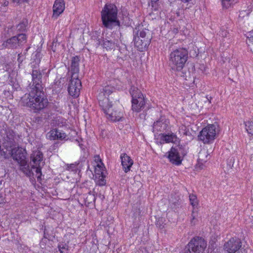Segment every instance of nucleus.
<instances>
[{
    "label": "nucleus",
    "mask_w": 253,
    "mask_h": 253,
    "mask_svg": "<svg viewBox=\"0 0 253 253\" xmlns=\"http://www.w3.org/2000/svg\"><path fill=\"white\" fill-rule=\"evenodd\" d=\"M32 83L29 84V88L42 90V78L41 71L39 70H33L32 72Z\"/></svg>",
    "instance_id": "nucleus-15"
},
{
    "label": "nucleus",
    "mask_w": 253,
    "mask_h": 253,
    "mask_svg": "<svg viewBox=\"0 0 253 253\" xmlns=\"http://www.w3.org/2000/svg\"><path fill=\"white\" fill-rule=\"evenodd\" d=\"M158 0H151L152 1H153V2H156L157 1H158Z\"/></svg>",
    "instance_id": "nucleus-46"
},
{
    "label": "nucleus",
    "mask_w": 253,
    "mask_h": 253,
    "mask_svg": "<svg viewBox=\"0 0 253 253\" xmlns=\"http://www.w3.org/2000/svg\"><path fill=\"white\" fill-rule=\"evenodd\" d=\"M103 45L107 49H111L115 48L117 46V43L115 42L106 40L104 41Z\"/></svg>",
    "instance_id": "nucleus-23"
},
{
    "label": "nucleus",
    "mask_w": 253,
    "mask_h": 253,
    "mask_svg": "<svg viewBox=\"0 0 253 253\" xmlns=\"http://www.w3.org/2000/svg\"><path fill=\"white\" fill-rule=\"evenodd\" d=\"M20 166V169L27 176H30L32 174L31 170L29 169L28 166L27 164V162L25 161V164L22 165L19 164Z\"/></svg>",
    "instance_id": "nucleus-24"
},
{
    "label": "nucleus",
    "mask_w": 253,
    "mask_h": 253,
    "mask_svg": "<svg viewBox=\"0 0 253 253\" xmlns=\"http://www.w3.org/2000/svg\"><path fill=\"white\" fill-rule=\"evenodd\" d=\"M42 154L39 150L34 151L31 156V165L33 169H36L38 178L41 175V169L43 165Z\"/></svg>",
    "instance_id": "nucleus-9"
},
{
    "label": "nucleus",
    "mask_w": 253,
    "mask_h": 253,
    "mask_svg": "<svg viewBox=\"0 0 253 253\" xmlns=\"http://www.w3.org/2000/svg\"><path fill=\"white\" fill-rule=\"evenodd\" d=\"M159 123H160V122H157L155 123V126H157V125H158Z\"/></svg>",
    "instance_id": "nucleus-45"
},
{
    "label": "nucleus",
    "mask_w": 253,
    "mask_h": 253,
    "mask_svg": "<svg viewBox=\"0 0 253 253\" xmlns=\"http://www.w3.org/2000/svg\"><path fill=\"white\" fill-rule=\"evenodd\" d=\"M21 102L35 113L43 109L48 104V100L43 97L42 90L33 89H30L29 92L21 98Z\"/></svg>",
    "instance_id": "nucleus-1"
},
{
    "label": "nucleus",
    "mask_w": 253,
    "mask_h": 253,
    "mask_svg": "<svg viewBox=\"0 0 253 253\" xmlns=\"http://www.w3.org/2000/svg\"><path fill=\"white\" fill-rule=\"evenodd\" d=\"M98 180H97V182L98 185L103 186L105 184V180L103 174L102 175H98Z\"/></svg>",
    "instance_id": "nucleus-33"
},
{
    "label": "nucleus",
    "mask_w": 253,
    "mask_h": 253,
    "mask_svg": "<svg viewBox=\"0 0 253 253\" xmlns=\"http://www.w3.org/2000/svg\"><path fill=\"white\" fill-rule=\"evenodd\" d=\"M86 200H88V203L94 202L95 200V196L90 193H89L88 195L86 197Z\"/></svg>",
    "instance_id": "nucleus-35"
},
{
    "label": "nucleus",
    "mask_w": 253,
    "mask_h": 253,
    "mask_svg": "<svg viewBox=\"0 0 253 253\" xmlns=\"http://www.w3.org/2000/svg\"><path fill=\"white\" fill-rule=\"evenodd\" d=\"M207 245L204 239L196 237L190 241L186 247L184 253H203Z\"/></svg>",
    "instance_id": "nucleus-7"
},
{
    "label": "nucleus",
    "mask_w": 253,
    "mask_h": 253,
    "mask_svg": "<svg viewBox=\"0 0 253 253\" xmlns=\"http://www.w3.org/2000/svg\"><path fill=\"white\" fill-rule=\"evenodd\" d=\"M114 90V88L111 86L107 85L103 89V91H101L98 96V99H99V96L101 94H103V98H107L106 96H109V95L113 92ZM110 100V98L107 97ZM109 103L110 102L109 101Z\"/></svg>",
    "instance_id": "nucleus-22"
},
{
    "label": "nucleus",
    "mask_w": 253,
    "mask_h": 253,
    "mask_svg": "<svg viewBox=\"0 0 253 253\" xmlns=\"http://www.w3.org/2000/svg\"><path fill=\"white\" fill-rule=\"evenodd\" d=\"M159 138L161 143H176L178 141V138L176 135L173 133L165 134L161 133L159 135Z\"/></svg>",
    "instance_id": "nucleus-20"
},
{
    "label": "nucleus",
    "mask_w": 253,
    "mask_h": 253,
    "mask_svg": "<svg viewBox=\"0 0 253 253\" xmlns=\"http://www.w3.org/2000/svg\"><path fill=\"white\" fill-rule=\"evenodd\" d=\"M65 9L64 0H56L53 6V17L57 18Z\"/></svg>",
    "instance_id": "nucleus-18"
},
{
    "label": "nucleus",
    "mask_w": 253,
    "mask_h": 253,
    "mask_svg": "<svg viewBox=\"0 0 253 253\" xmlns=\"http://www.w3.org/2000/svg\"><path fill=\"white\" fill-rule=\"evenodd\" d=\"M81 87V82L79 79V77H77L76 74L74 76H71V79L68 86L69 94L75 98L78 97Z\"/></svg>",
    "instance_id": "nucleus-13"
},
{
    "label": "nucleus",
    "mask_w": 253,
    "mask_h": 253,
    "mask_svg": "<svg viewBox=\"0 0 253 253\" xmlns=\"http://www.w3.org/2000/svg\"><path fill=\"white\" fill-rule=\"evenodd\" d=\"M79 59L78 57H74L72 58L71 62V69L72 76L76 75L78 77V73L79 71Z\"/></svg>",
    "instance_id": "nucleus-21"
},
{
    "label": "nucleus",
    "mask_w": 253,
    "mask_h": 253,
    "mask_svg": "<svg viewBox=\"0 0 253 253\" xmlns=\"http://www.w3.org/2000/svg\"><path fill=\"white\" fill-rule=\"evenodd\" d=\"M217 131V124L208 125L201 131L199 138L205 143H209L215 139Z\"/></svg>",
    "instance_id": "nucleus-8"
},
{
    "label": "nucleus",
    "mask_w": 253,
    "mask_h": 253,
    "mask_svg": "<svg viewBox=\"0 0 253 253\" xmlns=\"http://www.w3.org/2000/svg\"><path fill=\"white\" fill-rule=\"evenodd\" d=\"M212 151L211 147H204L199 153L198 162L203 164L207 162L210 159V155Z\"/></svg>",
    "instance_id": "nucleus-16"
},
{
    "label": "nucleus",
    "mask_w": 253,
    "mask_h": 253,
    "mask_svg": "<svg viewBox=\"0 0 253 253\" xmlns=\"http://www.w3.org/2000/svg\"><path fill=\"white\" fill-rule=\"evenodd\" d=\"M183 3H187L188 4H190V6H191V4L193 5L194 4L193 1L194 0H180Z\"/></svg>",
    "instance_id": "nucleus-41"
},
{
    "label": "nucleus",
    "mask_w": 253,
    "mask_h": 253,
    "mask_svg": "<svg viewBox=\"0 0 253 253\" xmlns=\"http://www.w3.org/2000/svg\"><path fill=\"white\" fill-rule=\"evenodd\" d=\"M198 213L197 211H192L191 214V218L190 219V224L191 225L194 226L198 222Z\"/></svg>",
    "instance_id": "nucleus-26"
},
{
    "label": "nucleus",
    "mask_w": 253,
    "mask_h": 253,
    "mask_svg": "<svg viewBox=\"0 0 253 253\" xmlns=\"http://www.w3.org/2000/svg\"><path fill=\"white\" fill-rule=\"evenodd\" d=\"M58 249L60 253H68V246L65 243H61L58 245Z\"/></svg>",
    "instance_id": "nucleus-28"
},
{
    "label": "nucleus",
    "mask_w": 253,
    "mask_h": 253,
    "mask_svg": "<svg viewBox=\"0 0 253 253\" xmlns=\"http://www.w3.org/2000/svg\"><path fill=\"white\" fill-rule=\"evenodd\" d=\"M28 0H13V2L16 3H20L22 2H24L25 1H27Z\"/></svg>",
    "instance_id": "nucleus-44"
},
{
    "label": "nucleus",
    "mask_w": 253,
    "mask_h": 253,
    "mask_svg": "<svg viewBox=\"0 0 253 253\" xmlns=\"http://www.w3.org/2000/svg\"><path fill=\"white\" fill-rule=\"evenodd\" d=\"M6 202L5 198L0 194V205H3Z\"/></svg>",
    "instance_id": "nucleus-39"
},
{
    "label": "nucleus",
    "mask_w": 253,
    "mask_h": 253,
    "mask_svg": "<svg viewBox=\"0 0 253 253\" xmlns=\"http://www.w3.org/2000/svg\"><path fill=\"white\" fill-rule=\"evenodd\" d=\"M188 58V51L185 48H180L171 52L169 55V65L172 69L181 70Z\"/></svg>",
    "instance_id": "nucleus-2"
},
{
    "label": "nucleus",
    "mask_w": 253,
    "mask_h": 253,
    "mask_svg": "<svg viewBox=\"0 0 253 253\" xmlns=\"http://www.w3.org/2000/svg\"><path fill=\"white\" fill-rule=\"evenodd\" d=\"M185 153L179 146L172 147L169 152L168 159L173 164L179 165L181 164Z\"/></svg>",
    "instance_id": "nucleus-10"
},
{
    "label": "nucleus",
    "mask_w": 253,
    "mask_h": 253,
    "mask_svg": "<svg viewBox=\"0 0 253 253\" xmlns=\"http://www.w3.org/2000/svg\"><path fill=\"white\" fill-rule=\"evenodd\" d=\"M8 152L7 156L5 153L3 152V155L4 158H6L8 157V155H10L12 158L16 161L19 164L22 165L25 164V157L24 154L22 152V149L17 146V145L9 148L8 149H6Z\"/></svg>",
    "instance_id": "nucleus-12"
},
{
    "label": "nucleus",
    "mask_w": 253,
    "mask_h": 253,
    "mask_svg": "<svg viewBox=\"0 0 253 253\" xmlns=\"http://www.w3.org/2000/svg\"><path fill=\"white\" fill-rule=\"evenodd\" d=\"M178 200H179V199H178V197L175 198L174 200H173L172 199V198L171 197V198L169 199V201H170V202L172 203V204H175L176 203H177L178 202Z\"/></svg>",
    "instance_id": "nucleus-42"
},
{
    "label": "nucleus",
    "mask_w": 253,
    "mask_h": 253,
    "mask_svg": "<svg viewBox=\"0 0 253 253\" xmlns=\"http://www.w3.org/2000/svg\"><path fill=\"white\" fill-rule=\"evenodd\" d=\"M189 200L190 204L193 207L197 206L198 205V201L196 196L195 195L191 194L189 195Z\"/></svg>",
    "instance_id": "nucleus-30"
},
{
    "label": "nucleus",
    "mask_w": 253,
    "mask_h": 253,
    "mask_svg": "<svg viewBox=\"0 0 253 253\" xmlns=\"http://www.w3.org/2000/svg\"><path fill=\"white\" fill-rule=\"evenodd\" d=\"M118 10L113 4H106L101 11V18L105 27L110 28L112 23L117 21Z\"/></svg>",
    "instance_id": "nucleus-4"
},
{
    "label": "nucleus",
    "mask_w": 253,
    "mask_h": 253,
    "mask_svg": "<svg viewBox=\"0 0 253 253\" xmlns=\"http://www.w3.org/2000/svg\"><path fill=\"white\" fill-rule=\"evenodd\" d=\"M121 163L125 172H127L133 164V160L126 154H123L121 156Z\"/></svg>",
    "instance_id": "nucleus-19"
},
{
    "label": "nucleus",
    "mask_w": 253,
    "mask_h": 253,
    "mask_svg": "<svg viewBox=\"0 0 253 253\" xmlns=\"http://www.w3.org/2000/svg\"><path fill=\"white\" fill-rule=\"evenodd\" d=\"M100 106L107 116V118L111 121H119L123 118V112L120 109L112 108V105L109 103V99L107 98H103V94L99 96Z\"/></svg>",
    "instance_id": "nucleus-3"
},
{
    "label": "nucleus",
    "mask_w": 253,
    "mask_h": 253,
    "mask_svg": "<svg viewBox=\"0 0 253 253\" xmlns=\"http://www.w3.org/2000/svg\"><path fill=\"white\" fill-rule=\"evenodd\" d=\"M105 168H99V167H94V173L97 177V175H102L103 174V171Z\"/></svg>",
    "instance_id": "nucleus-32"
},
{
    "label": "nucleus",
    "mask_w": 253,
    "mask_h": 253,
    "mask_svg": "<svg viewBox=\"0 0 253 253\" xmlns=\"http://www.w3.org/2000/svg\"><path fill=\"white\" fill-rule=\"evenodd\" d=\"M137 253H149L148 251L145 248H141L139 249Z\"/></svg>",
    "instance_id": "nucleus-43"
},
{
    "label": "nucleus",
    "mask_w": 253,
    "mask_h": 253,
    "mask_svg": "<svg viewBox=\"0 0 253 253\" xmlns=\"http://www.w3.org/2000/svg\"><path fill=\"white\" fill-rule=\"evenodd\" d=\"M26 42V36L24 34L13 36L4 42L2 46L6 48H16Z\"/></svg>",
    "instance_id": "nucleus-11"
},
{
    "label": "nucleus",
    "mask_w": 253,
    "mask_h": 253,
    "mask_svg": "<svg viewBox=\"0 0 253 253\" xmlns=\"http://www.w3.org/2000/svg\"><path fill=\"white\" fill-rule=\"evenodd\" d=\"M242 246L241 240L237 238H232L228 241L224 246V250L228 253H235Z\"/></svg>",
    "instance_id": "nucleus-14"
},
{
    "label": "nucleus",
    "mask_w": 253,
    "mask_h": 253,
    "mask_svg": "<svg viewBox=\"0 0 253 253\" xmlns=\"http://www.w3.org/2000/svg\"><path fill=\"white\" fill-rule=\"evenodd\" d=\"M247 37L249 39V41L253 43V30L248 33Z\"/></svg>",
    "instance_id": "nucleus-36"
},
{
    "label": "nucleus",
    "mask_w": 253,
    "mask_h": 253,
    "mask_svg": "<svg viewBox=\"0 0 253 253\" xmlns=\"http://www.w3.org/2000/svg\"><path fill=\"white\" fill-rule=\"evenodd\" d=\"M16 135L15 132L12 130H8L7 136L4 138V141L3 143V146L6 149H8L9 148L13 147L16 145L15 142V138Z\"/></svg>",
    "instance_id": "nucleus-17"
},
{
    "label": "nucleus",
    "mask_w": 253,
    "mask_h": 253,
    "mask_svg": "<svg viewBox=\"0 0 253 253\" xmlns=\"http://www.w3.org/2000/svg\"><path fill=\"white\" fill-rule=\"evenodd\" d=\"M151 42L150 32L147 29L139 30L134 37L135 47L139 51L145 50Z\"/></svg>",
    "instance_id": "nucleus-5"
},
{
    "label": "nucleus",
    "mask_w": 253,
    "mask_h": 253,
    "mask_svg": "<svg viewBox=\"0 0 253 253\" xmlns=\"http://www.w3.org/2000/svg\"><path fill=\"white\" fill-rule=\"evenodd\" d=\"M101 161H102L99 156L96 155L94 157L93 164L99 163V162H101Z\"/></svg>",
    "instance_id": "nucleus-40"
},
{
    "label": "nucleus",
    "mask_w": 253,
    "mask_h": 253,
    "mask_svg": "<svg viewBox=\"0 0 253 253\" xmlns=\"http://www.w3.org/2000/svg\"><path fill=\"white\" fill-rule=\"evenodd\" d=\"M131 99V108L134 112H139L144 107L145 101L144 97L141 91L134 86H132L130 89Z\"/></svg>",
    "instance_id": "nucleus-6"
},
{
    "label": "nucleus",
    "mask_w": 253,
    "mask_h": 253,
    "mask_svg": "<svg viewBox=\"0 0 253 253\" xmlns=\"http://www.w3.org/2000/svg\"><path fill=\"white\" fill-rule=\"evenodd\" d=\"M223 8L227 9L230 7L236 1V0H221Z\"/></svg>",
    "instance_id": "nucleus-27"
},
{
    "label": "nucleus",
    "mask_w": 253,
    "mask_h": 253,
    "mask_svg": "<svg viewBox=\"0 0 253 253\" xmlns=\"http://www.w3.org/2000/svg\"><path fill=\"white\" fill-rule=\"evenodd\" d=\"M28 22L27 20H23L22 22H21L20 24H19L17 26V28L18 31H22L25 30L26 27L27 25Z\"/></svg>",
    "instance_id": "nucleus-31"
},
{
    "label": "nucleus",
    "mask_w": 253,
    "mask_h": 253,
    "mask_svg": "<svg viewBox=\"0 0 253 253\" xmlns=\"http://www.w3.org/2000/svg\"><path fill=\"white\" fill-rule=\"evenodd\" d=\"M246 128L249 133L253 134V120L247 122L246 124Z\"/></svg>",
    "instance_id": "nucleus-29"
},
{
    "label": "nucleus",
    "mask_w": 253,
    "mask_h": 253,
    "mask_svg": "<svg viewBox=\"0 0 253 253\" xmlns=\"http://www.w3.org/2000/svg\"><path fill=\"white\" fill-rule=\"evenodd\" d=\"M67 136L65 133L62 132L58 130V138H57L56 139L61 140H65V139H67Z\"/></svg>",
    "instance_id": "nucleus-34"
},
{
    "label": "nucleus",
    "mask_w": 253,
    "mask_h": 253,
    "mask_svg": "<svg viewBox=\"0 0 253 253\" xmlns=\"http://www.w3.org/2000/svg\"><path fill=\"white\" fill-rule=\"evenodd\" d=\"M211 97H210V99H209L207 96L203 97L201 99V101L204 102L206 104V106H207L211 103Z\"/></svg>",
    "instance_id": "nucleus-37"
},
{
    "label": "nucleus",
    "mask_w": 253,
    "mask_h": 253,
    "mask_svg": "<svg viewBox=\"0 0 253 253\" xmlns=\"http://www.w3.org/2000/svg\"><path fill=\"white\" fill-rule=\"evenodd\" d=\"M94 167H99V168H104V164L101 162H99V163H94L93 164Z\"/></svg>",
    "instance_id": "nucleus-38"
},
{
    "label": "nucleus",
    "mask_w": 253,
    "mask_h": 253,
    "mask_svg": "<svg viewBox=\"0 0 253 253\" xmlns=\"http://www.w3.org/2000/svg\"><path fill=\"white\" fill-rule=\"evenodd\" d=\"M58 130L55 129L50 130L47 134V137L49 140H56L58 138Z\"/></svg>",
    "instance_id": "nucleus-25"
}]
</instances>
